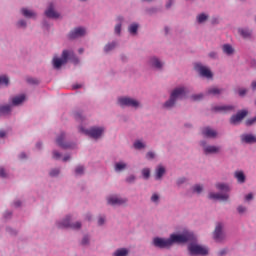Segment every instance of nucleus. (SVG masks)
Listing matches in <instances>:
<instances>
[{
  "label": "nucleus",
  "instance_id": "a19ab883",
  "mask_svg": "<svg viewBox=\"0 0 256 256\" xmlns=\"http://www.w3.org/2000/svg\"><path fill=\"white\" fill-rule=\"evenodd\" d=\"M193 101H201L203 99V94H196L192 96Z\"/></svg>",
  "mask_w": 256,
  "mask_h": 256
},
{
  "label": "nucleus",
  "instance_id": "dca6fc26",
  "mask_svg": "<svg viewBox=\"0 0 256 256\" xmlns=\"http://www.w3.org/2000/svg\"><path fill=\"white\" fill-rule=\"evenodd\" d=\"M209 199H214L215 201H228L229 194H221V193H210Z\"/></svg>",
  "mask_w": 256,
  "mask_h": 256
},
{
  "label": "nucleus",
  "instance_id": "f8f14e48",
  "mask_svg": "<svg viewBox=\"0 0 256 256\" xmlns=\"http://www.w3.org/2000/svg\"><path fill=\"white\" fill-rule=\"evenodd\" d=\"M107 202L108 205H125V203H127V199L119 196H109L107 198Z\"/></svg>",
  "mask_w": 256,
  "mask_h": 256
},
{
  "label": "nucleus",
  "instance_id": "aec40b11",
  "mask_svg": "<svg viewBox=\"0 0 256 256\" xmlns=\"http://www.w3.org/2000/svg\"><path fill=\"white\" fill-rule=\"evenodd\" d=\"M222 51L226 55H233V53H235V50L233 49V46H231L230 44H224L222 46Z\"/></svg>",
  "mask_w": 256,
  "mask_h": 256
},
{
  "label": "nucleus",
  "instance_id": "a878e982",
  "mask_svg": "<svg viewBox=\"0 0 256 256\" xmlns=\"http://www.w3.org/2000/svg\"><path fill=\"white\" fill-rule=\"evenodd\" d=\"M235 178L237 179L238 183H245V174L243 171L235 172Z\"/></svg>",
  "mask_w": 256,
  "mask_h": 256
},
{
  "label": "nucleus",
  "instance_id": "393cba45",
  "mask_svg": "<svg viewBox=\"0 0 256 256\" xmlns=\"http://www.w3.org/2000/svg\"><path fill=\"white\" fill-rule=\"evenodd\" d=\"M25 101V94H22L20 96H16L12 99L13 105H21L22 102Z\"/></svg>",
  "mask_w": 256,
  "mask_h": 256
},
{
  "label": "nucleus",
  "instance_id": "5fc2aeb1",
  "mask_svg": "<svg viewBox=\"0 0 256 256\" xmlns=\"http://www.w3.org/2000/svg\"><path fill=\"white\" fill-rule=\"evenodd\" d=\"M237 211H238V213H245V211H247V208H245V207H243V206H239V207L237 208Z\"/></svg>",
  "mask_w": 256,
  "mask_h": 256
},
{
  "label": "nucleus",
  "instance_id": "680f3d73",
  "mask_svg": "<svg viewBox=\"0 0 256 256\" xmlns=\"http://www.w3.org/2000/svg\"><path fill=\"white\" fill-rule=\"evenodd\" d=\"M225 253H227V250H221V251L219 252V255H225Z\"/></svg>",
  "mask_w": 256,
  "mask_h": 256
},
{
  "label": "nucleus",
  "instance_id": "a18cd8bd",
  "mask_svg": "<svg viewBox=\"0 0 256 256\" xmlns=\"http://www.w3.org/2000/svg\"><path fill=\"white\" fill-rule=\"evenodd\" d=\"M127 183H134L135 182V176L130 175L128 178H126Z\"/></svg>",
  "mask_w": 256,
  "mask_h": 256
},
{
  "label": "nucleus",
  "instance_id": "7c9ffc66",
  "mask_svg": "<svg viewBox=\"0 0 256 256\" xmlns=\"http://www.w3.org/2000/svg\"><path fill=\"white\" fill-rule=\"evenodd\" d=\"M222 91H223L222 89L213 87V88L208 89L207 94L208 95H219V94H221Z\"/></svg>",
  "mask_w": 256,
  "mask_h": 256
},
{
  "label": "nucleus",
  "instance_id": "e2e57ef3",
  "mask_svg": "<svg viewBox=\"0 0 256 256\" xmlns=\"http://www.w3.org/2000/svg\"><path fill=\"white\" fill-rule=\"evenodd\" d=\"M69 159H71L70 156H65V157L63 158V161H64V162H65V161H69Z\"/></svg>",
  "mask_w": 256,
  "mask_h": 256
},
{
  "label": "nucleus",
  "instance_id": "bb28decb",
  "mask_svg": "<svg viewBox=\"0 0 256 256\" xmlns=\"http://www.w3.org/2000/svg\"><path fill=\"white\" fill-rule=\"evenodd\" d=\"M233 106H216L214 107V111H223L227 113V111H233Z\"/></svg>",
  "mask_w": 256,
  "mask_h": 256
},
{
  "label": "nucleus",
  "instance_id": "69168bd1",
  "mask_svg": "<svg viewBox=\"0 0 256 256\" xmlns=\"http://www.w3.org/2000/svg\"><path fill=\"white\" fill-rule=\"evenodd\" d=\"M172 4L173 2L170 0V3L166 4L167 9H169V7H171Z\"/></svg>",
  "mask_w": 256,
  "mask_h": 256
},
{
  "label": "nucleus",
  "instance_id": "412c9836",
  "mask_svg": "<svg viewBox=\"0 0 256 256\" xmlns=\"http://www.w3.org/2000/svg\"><path fill=\"white\" fill-rule=\"evenodd\" d=\"M238 33L243 37L244 39H249L251 37V30L245 29V28H239Z\"/></svg>",
  "mask_w": 256,
  "mask_h": 256
},
{
  "label": "nucleus",
  "instance_id": "8fccbe9b",
  "mask_svg": "<svg viewBox=\"0 0 256 256\" xmlns=\"http://www.w3.org/2000/svg\"><path fill=\"white\" fill-rule=\"evenodd\" d=\"M146 158H148V159H155V153H153V152H148V153L146 154Z\"/></svg>",
  "mask_w": 256,
  "mask_h": 256
},
{
  "label": "nucleus",
  "instance_id": "6ab92c4d",
  "mask_svg": "<svg viewBox=\"0 0 256 256\" xmlns=\"http://www.w3.org/2000/svg\"><path fill=\"white\" fill-rule=\"evenodd\" d=\"M65 139V133H62L57 139H56V143L57 145H59V147H62V149H69V145L63 143V140Z\"/></svg>",
  "mask_w": 256,
  "mask_h": 256
},
{
  "label": "nucleus",
  "instance_id": "6e6552de",
  "mask_svg": "<svg viewBox=\"0 0 256 256\" xmlns=\"http://www.w3.org/2000/svg\"><path fill=\"white\" fill-rule=\"evenodd\" d=\"M69 221H71V217H66L65 220L58 223L59 229H67L70 227V229H81V222H76L74 224H71Z\"/></svg>",
  "mask_w": 256,
  "mask_h": 256
},
{
  "label": "nucleus",
  "instance_id": "1a4fd4ad",
  "mask_svg": "<svg viewBox=\"0 0 256 256\" xmlns=\"http://www.w3.org/2000/svg\"><path fill=\"white\" fill-rule=\"evenodd\" d=\"M194 69L199 72L201 77H206V79H211L213 77L211 70L201 64H195Z\"/></svg>",
  "mask_w": 256,
  "mask_h": 256
},
{
  "label": "nucleus",
  "instance_id": "c9c22d12",
  "mask_svg": "<svg viewBox=\"0 0 256 256\" xmlns=\"http://www.w3.org/2000/svg\"><path fill=\"white\" fill-rule=\"evenodd\" d=\"M197 21H198V23H203V22L207 21V15H205V14L198 15Z\"/></svg>",
  "mask_w": 256,
  "mask_h": 256
},
{
  "label": "nucleus",
  "instance_id": "c756f323",
  "mask_svg": "<svg viewBox=\"0 0 256 256\" xmlns=\"http://www.w3.org/2000/svg\"><path fill=\"white\" fill-rule=\"evenodd\" d=\"M165 175V167L163 166H158L156 169V179H161Z\"/></svg>",
  "mask_w": 256,
  "mask_h": 256
},
{
  "label": "nucleus",
  "instance_id": "bf43d9fd",
  "mask_svg": "<svg viewBox=\"0 0 256 256\" xmlns=\"http://www.w3.org/2000/svg\"><path fill=\"white\" fill-rule=\"evenodd\" d=\"M3 137H5V131L1 130L0 131V138L3 139Z\"/></svg>",
  "mask_w": 256,
  "mask_h": 256
},
{
  "label": "nucleus",
  "instance_id": "b1692460",
  "mask_svg": "<svg viewBox=\"0 0 256 256\" xmlns=\"http://www.w3.org/2000/svg\"><path fill=\"white\" fill-rule=\"evenodd\" d=\"M21 13H22V15H24L27 19H31V18H33V17H36L35 12H33V11L29 10V9H26V8H23V9L21 10Z\"/></svg>",
  "mask_w": 256,
  "mask_h": 256
},
{
  "label": "nucleus",
  "instance_id": "37998d69",
  "mask_svg": "<svg viewBox=\"0 0 256 256\" xmlns=\"http://www.w3.org/2000/svg\"><path fill=\"white\" fill-rule=\"evenodd\" d=\"M238 93H239L240 97H245V95L247 94V89L241 88L238 90Z\"/></svg>",
  "mask_w": 256,
  "mask_h": 256
},
{
  "label": "nucleus",
  "instance_id": "603ef678",
  "mask_svg": "<svg viewBox=\"0 0 256 256\" xmlns=\"http://www.w3.org/2000/svg\"><path fill=\"white\" fill-rule=\"evenodd\" d=\"M53 157H54V159H61V153H59L57 151H54L53 152Z\"/></svg>",
  "mask_w": 256,
  "mask_h": 256
},
{
  "label": "nucleus",
  "instance_id": "39448f33",
  "mask_svg": "<svg viewBox=\"0 0 256 256\" xmlns=\"http://www.w3.org/2000/svg\"><path fill=\"white\" fill-rule=\"evenodd\" d=\"M105 129L103 127H94L90 130H85L83 127H80V133H84V135H88L92 137V139H99L104 133Z\"/></svg>",
  "mask_w": 256,
  "mask_h": 256
},
{
  "label": "nucleus",
  "instance_id": "774afa93",
  "mask_svg": "<svg viewBox=\"0 0 256 256\" xmlns=\"http://www.w3.org/2000/svg\"><path fill=\"white\" fill-rule=\"evenodd\" d=\"M28 83H37V81H35L33 79H28Z\"/></svg>",
  "mask_w": 256,
  "mask_h": 256
},
{
  "label": "nucleus",
  "instance_id": "de8ad7c7",
  "mask_svg": "<svg viewBox=\"0 0 256 256\" xmlns=\"http://www.w3.org/2000/svg\"><path fill=\"white\" fill-rule=\"evenodd\" d=\"M89 244V236H84L82 239V245H88Z\"/></svg>",
  "mask_w": 256,
  "mask_h": 256
},
{
  "label": "nucleus",
  "instance_id": "9d476101",
  "mask_svg": "<svg viewBox=\"0 0 256 256\" xmlns=\"http://www.w3.org/2000/svg\"><path fill=\"white\" fill-rule=\"evenodd\" d=\"M201 146L204 149L205 155H213V154L219 153V151H221V147L207 145V143H205V141L201 142Z\"/></svg>",
  "mask_w": 256,
  "mask_h": 256
},
{
  "label": "nucleus",
  "instance_id": "864d4df0",
  "mask_svg": "<svg viewBox=\"0 0 256 256\" xmlns=\"http://www.w3.org/2000/svg\"><path fill=\"white\" fill-rule=\"evenodd\" d=\"M27 26V22H25V20H20L18 22V27H26Z\"/></svg>",
  "mask_w": 256,
  "mask_h": 256
},
{
  "label": "nucleus",
  "instance_id": "ea45409f",
  "mask_svg": "<svg viewBox=\"0 0 256 256\" xmlns=\"http://www.w3.org/2000/svg\"><path fill=\"white\" fill-rule=\"evenodd\" d=\"M193 191L194 193H201V191H203V186L197 184L193 187Z\"/></svg>",
  "mask_w": 256,
  "mask_h": 256
},
{
  "label": "nucleus",
  "instance_id": "4c0bfd02",
  "mask_svg": "<svg viewBox=\"0 0 256 256\" xmlns=\"http://www.w3.org/2000/svg\"><path fill=\"white\" fill-rule=\"evenodd\" d=\"M142 175H143L144 179H147L148 177H150L151 171L149 169L145 168L142 170Z\"/></svg>",
  "mask_w": 256,
  "mask_h": 256
},
{
  "label": "nucleus",
  "instance_id": "72a5a7b5",
  "mask_svg": "<svg viewBox=\"0 0 256 256\" xmlns=\"http://www.w3.org/2000/svg\"><path fill=\"white\" fill-rule=\"evenodd\" d=\"M0 85H5V87H7V85H9V77L0 76Z\"/></svg>",
  "mask_w": 256,
  "mask_h": 256
},
{
  "label": "nucleus",
  "instance_id": "f3484780",
  "mask_svg": "<svg viewBox=\"0 0 256 256\" xmlns=\"http://www.w3.org/2000/svg\"><path fill=\"white\" fill-rule=\"evenodd\" d=\"M202 135L208 139H215L217 137V131L206 127L202 129Z\"/></svg>",
  "mask_w": 256,
  "mask_h": 256
},
{
  "label": "nucleus",
  "instance_id": "4d7b16f0",
  "mask_svg": "<svg viewBox=\"0 0 256 256\" xmlns=\"http://www.w3.org/2000/svg\"><path fill=\"white\" fill-rule=\"evenodd\" d=\"M104 223H105V218L100 217V218L98 219V225H104Z\"/></svg>",
  "mask_w": 256,
  "mask_h": 256
},
{
  "label": "nucleus",
  "instance_id": "2f4dec72",
  "mask_svg": "<svg viewBox=\"0 0 256 256\" xmlns=\"http://www.w3.org/2000/svg\"><path fill=\"white\" fill-rule=\"evenodd\" d=\"M114 47H117V43L115 42H112L111 44H107L105 47H104V51L106 53H109V51H113V48Z\"/></svg>",
  "mask_w": 256,
  "mask_h": 256
},
{
  "label": "nucleus",
  "instance_id": "ddd939ff",
  "mask_svg": "<svg viewBox=\"0 0 256 256\" xmlns=\"http://www.w3.org/2000/svg\"><path fill=\"white\" fill-rule=\"evenodd\" d=\"M225 239V234L223 233V226L218 224L214 230V240L218 243Z\"/></svg>",
  "mask_w": 256,
  "mask_h": 256
},
{
  "label": "nucleus",
  "instance_id": "f257e3e1",
  "mask_svg": "<svg viewBox=\"0 0 256 256\" xmlns=\"http://www.w3.org/2000/svg\"><path fill=\"white\" fill-rule=\"evenodd\" d=\"M187 95V88L185 87H178L174 89L170 95V99L165 102L164 107L167 109H171V107L175 106V103L178 99H185Z\"/></svg>",
  "mask_w": 256,
  "mask_h": 256
},
{
  "label": "nucleus",
  "instance_id": "9b49d317",
  "mask_svg": "<svg viewBox=\"0 0 256 256\" xmlns=\"http://www.w3.org/2000/svg\"><path fill=\"white\" fill-rule=\"evenodd\" d=\"M245 117H247V111L242 110L230 118V123L232 125H237L238 123H241V121H243V119H245Z\"/></svg>",
  "mask_w": 256,
  "mask_h": 256
},
{
  "label": "nucleus",
  "instance_id": "f704fd0d",
  "mask_svg": "<svg viewBox=\"0 0 256 256\" xmlns=\"http://www.w3.org/2000/svg\"><path fill=\"white\" fill-rule=\"evenodd\" d=\"M139 29V25L137 24H132L129 27V33H132V35H135L137 33V30Z\"/></svg>",
  "mask_w": 256,
  "mask_h": 256
},
{
  "label": "nucleus",
  "instance_id": "79ce46f5",
  "mask_svg": "<svg viewBox=\"0 0 256 256\" xmlns=\"http://www.w3.org/2000/svg\"><path fill=\"white\" fill-rule=\"evenodd\" d=\"M254 123H256V116H255L254 118L248 119V120L246 121L247 127H250V125H253Z\"/></svg>",
  "mask_w": 256,
  "mask_h": 256
},
{
  "label": "nucleus",
  "instance_id": "20e7f679",
  "mask_svg": "<svg viewBox=\"0 0 256 256\" xmlns=\"http://www.w3.org/2000/svg\"><path fill=\"white\" fill-rule=\"evenodd\" d=\"M188 251L190 255H208L209 253L207 247L195 243L188 245Z\"/></svg>",
  "mask_w": 256,
  "mask_h": 256
},
{
  "label": "nucleus",
  "instance_id": "49530a36",
  "mask_svg": "<svg viewBox=\"0 0 256 256\" xmlns=\"http://www.w3.org/2000/svg\"><path fill=\"white\" fill-rule=\"evenodd\" d=\"M58 174H59V169H54L50 172L51 177H57Z\"/></svg>",
  "mask_w": 256,
  "mask_h": 256
},
{
  "label": "nucleus",
  "instance_id": "5701e85b",
  "mask_svg": "<svg viewBox=\"0 0 256 256\" xmlns=\"http://www.w3.org/2000/svg\"><path fill=\"white\" fill-rule=\"evenodd\" d=\"M150 65L156 69H161V67H163V63L155 57L150 59Z\"/></svg>",
  "mask_w": 256,
  "mask_h": 256
},
{
  "label": "nucleus",
  "instance_id": "7ed1b4c3",
  "mask_svg": "<svg viewBox=\"0 0 256 256\" xmlns=\"http://www.w3.org/2000/svg\"><path fill=\"white\" fill-rule=\"evenodd\" d=\"M75 57V53L73 51L64 50L62 52V58H53V66L55 69H60L62 65H65L69 59H73Z\"/></svg>",
  "mask_w": 256,
  "mask_h": 256
},
{
  "label": "nucleus",
  "instance_id": "a211bd4d",
  "mask_svg": "<svg viewBox=\"0 0 256 256\" xmlns=\"http://www.w3.org/2000/svg\"><path fill=\"white\" fill-rule=\"evenodd\" d=\"M243 143H256V137L251 134H244L241 136Z\"/></svg>",
  "mask_w": 256,
  "mask_h": 256
},
{
  "label": "nucleus",
  "instance_id": "f03ea898",
  "mask_svg": "<svg viewBox=\"0 0 256 256\" xmlns=\"http://www.w3.org/2000/svg\"><path fill=\"white\" fill-rule=\"evenodd\" d=\"M189 241H195V234L193 232L186 231L183 234H172L170 236V245H173V243H187Z\"/></svg>",
  "mask_w": 256,
  "mask_h": 256
},
{
  "label": "nucleus",
  "instance_id": "338daca9",
  "mask_svg": "<svg viewBox=\"0 0 256 256\" xmlns=\"http://www.w3.org/2000/svg\"><path fill=\"white\" fill-rule=\"evenodd\" d=\"M73 89H81V85H74Z\"/></svg>",
  "mask_w": 256,
  "mask_h": 256
},
{
  "label": "nucleus",
  "instance_id": "6e6d98bb",
  "mask_svg": "<svg viewBox=\"0 0 256 256\" xmlns=\"http://www.w3.org/2000/svg\"><path fill=\"white\" fill-rule=\"evenodd\" d=\"M0 177H7V174L5 173V169L0 168Z\"/></svg>",
  "mask_w": 256,
  "mask_h": 256
},
{
  "label": "nucleus",
  "instance_id": "473e14b6",
  "mask_svg": "<svg viewBox=\"0 0 256 256\" xmlns=\"http://www.w3.org/2000/svg\"><path fill=\"white\" fill-rule=\"evenodd\" d=\"M127 167V164L123 162L116 163L115 165V171H123Z\"/></svg>",
  "mask_w": 256,
  "mask_h": 256
},
{
  "label": "nucleus",
  "instance_id": "3c124183",
  "mask_svg": "<svg viewBox=\"0 0 256 256\" xmlns=\"http://www.w3.org/2000/svg\"><path fill=\"white\" fill-rule=\"evenodd\" d=\"M75 119H77L78 121H83V116L81 115V113L77 112L75 113Z\"/></svg>",
  "mask_w": 256,
  "mask_h": 256
},
{
  "label": "nucleus",
  "instance_id": "e433bc0d",
  "mask_svg": "<svg viewBox=\"0 0 256 256\" xmlns=\"http://www.w3.org/2000/svg\"><path fill=\"white\" fill-rule=\"evenodd\" d=\"M134 147H135V149H144L145 144H143V142H141V141H136L134 143Z\"/></svg>",
  "mask_w": 256,
  "mask_h": 256
},
{
  "label": "nucleus",
  "instance_id": "09e8293b",
  "mask_svg": "<svg viewBox=\"0 0 256 256\" xmlns=\"http://www.w3.org/2000/svg\"><path fill=\"white\" fill-rule=\"evenodd\" d=\"M115 33H116L117 35H119V34L121 33V24H117V25L115 26Z\"/></svg>",
  "mask_w": 256,
  "mask_h": 256
},
{
  "label": "nucleus",
  "instance_id": "58836bf2",
  "mask_svg": "<svg viewBox=\"0 0 256 256\" xmlns=\"http://www.w3.org/2000/svg\"><path fill=\"white\" fill-rule=\"evenodd\" d=\"M85 171V168L83 166H78L76 169H75V173L76 175H83Z\"/></svg>",
  "mask_w": 256,
  "mask_h": 256
},
{
  "label": "nucleus",
  "instance_id": "c03bdc74",
  "mask_svg": "<svg viewBox=\"0 0 256 256\" xmlns=\"http://www.w3.org/2000/svg\"><path fill=\"white\" fill-rule=\"evenodd\" d=\"M151 201L153 203H158L159 202V195L158 194H153L151 197Z\"/></svg>",
  "mask_w": 256,
  "mask_h": 256
},
{
  "label": "nucleus",
  "instance_id": "cd10ccee",
  "mask_svg": "<svg viewBox=\"0 0 256 256\" xmlns=\"http://www.w3.org/2000/svg\"><path fill=\"white\" fill-rule=\"evenodd\" d=\"M11 113V106H0V115H9Z\"/></svg>",
  "mask_w": 256,
  "mask_h": 256
},
{
  "label": "nucleus",
  "instance_id": "4468645a",
  "mask_svg": "<svg viewBox=\"0 0 256 256\" xmlns=\"http://www.w3.org/2000/svg\"><path fill=\"white\" fill-rule=\"evenodd\" d=\"M86 33V30L85 28L83 27H78V28H75L74 30H72L68 37L69 39H77L78 37H83V35H85Z\"/></svg>",
  "mask_w": 256,
  "mask_h": 256
},
{
  "label": "nucleus",
  "instance_id": "0eeeda50",
  "mask_svg": "<svg viewBox=\"0 0 256 256\" xmlns=\"http://www.w3.org/2000/svg\"><path fill=\"white\" fill-rule=\"evenodd\" d=\"M153 245L159 249H169V247H171V240L170 238L165 239L157 237L153 239Z\"/></svg>",
  "mask_w": 256,
  "mask_h": 256
},
{
  "label": "nucleus",
  "instance_id": "2eb2a0df",
  "mask_svg": "<svg viewBox=\"0 0 256 256\" xmlns=\"http://www.w3.org/2000/svg\"><path fill=\"white\" fill-rule=\"evenodd\" d=\"M45 15L49 19H59V17H61V15L55 11L53 4L49 5L48 9L45 11Z\"/></svg>",
  "mask_w": 256,
  "mask_h": 256
},
{
  "label": "nucleus",
  "instance_id": "423d86ee",
  "mask_svg": "<svg viewBox=\"0 0 256 256\" xmlns=\"http://www.w3.org/2000/svg\"><path fill=\"white\" fill-rule=\"evenodd\" d=\"M118 103L121 107H133L134 109H137V107L140 106L139 101L129 97L119 98Z\"/></svg>",
  "mask_w": 256,
  "mask_h": 256
},
{
  "label": "nucleus",
  "instance_id": "052dcab7",
  "mask_svg": "<svg viewBox=\"0 0 256 256\" xmlns=\"http://www.w3.org/2000/svg\"><path fill=\"white\" fill-rule=\"evenodd\" d=\"M26 158H27V155H25V153L20 154V159H26Z\"/></svg>",
  "mask_w": 256,
  "mask_h": 256
},
{
  "label": "nucleus",
  "instance_id": "0e129e2a",
  "mask_svg": "<svg viewBox=\"0 0 256 256\" xmlns=\"http://www.w3.org/2000/svg\"><path fill=\"white\" fill-rule=\"evenodd\" d=\"M252 89H254V90L256 89V81L252 82Z\"/></svg>",
  "mask_w": 256,
  "mask_h": 256
},
{
  "label": "nucleus",
  "instance_id": "c85d7f7f",
  "mask_svg": "<svg viewBox=\"0 0 256 256\" xmlns=\"http://www.w3.org/2000/svg\"><path fill=\"white\" fill-rule=\"evenodd\" d=\"M129 255V250L125 248L118 249L114 252V256H127Z\"/></svg>",
  "mask_w": 256,
  "mask_h": 256
},
{
  "label": "nucleus",
  "instance_id": "4be33fe9",
  "mask_svg": "<svg viewBox=\"0 0 256 256\" xmlns=\"http://www.w3.org/2000/svg\"><path fill=\"white\" fill-rule=\"evenodd\" d=\"M216 189H218V191H222L223 193H229V191H231V189L229 188V185L224 183H217Z\"/></svg>",
  "mask_w": 256,
  "mask_h": 256
},
{
  "label": "nucleus",
  "instance_id": "13d9d810",
  "mask_svg": "<svg viewBox=\"0 0 256 256\" xmlns=\"http://www.w3.org/2000/svg\"><path fill=\"white\" fill-rule=\"evenodd\" d=\"M245 199H246V201H251V199H253V194L250 193V194L246 195Z\"/></svg>",
  "mask_w": 256,
  "mask_h": 256
}]
</instances>
